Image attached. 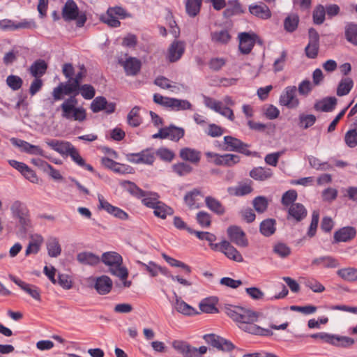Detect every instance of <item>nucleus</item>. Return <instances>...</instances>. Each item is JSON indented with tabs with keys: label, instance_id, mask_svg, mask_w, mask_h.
<instances>
[{
	"label": "nucleus",
	"instance_id": "f257e3e1",
	"mask_svg": "<svg viewBox=\"0 0 357 357\" xmlns=\"http://www.w3.org/2000/svg\"><path fill=\"white\" fill-rule=\"evenodd\" d=\"M79 93V86L76 81L69 79L66 82L60 83L52 91V97L54 101L63 99V95H71L66 99L60 107L61 109V116L68 120H73L79 122L84 121L86 118L85 109L82 107H77L78 103L75 96Z\"/></svg>",
	"mask_w": 357,
	"mask_h": 357
},
{
	"label": "nucleus",
	"instance_id": "f03ea898",
	"mask_svg": "<svg viewBox=\"0 0 357 357\" xmlns=\"http://www.w3.org/2000/svg\"><path fill=\"white\" fill-rule=\"evenodd\" d=\"M225 313L236 322L238 327L245 332L261 336L273 335L271 330L255 324L259 318V314L256 312L238 306L229 305L225 307Z\"/></svg>",
	"mask_w": 357,
	"mask_h": 357
},
{
	"label": "nucleus",
	"instance_id": "7ed1b4c3",
	"mask_svg": "<svg viewBox=\"0 0 357 357\" xmlns=\"http://www.w3.org/2000/svg\"><path fill=\"white\" fill-rule=\"evenodd\" d=\"M102 261L108 267L109 273L117 278L121 281L119 286L122 288H128L131 286L132 282L128 280V271L123 264V258L121 255L116 252H105L100 258Z\"/></svg>",
	"mask_w": 357,
	"mask_h": 357
},
{
	"label": "nucleus",
	"instance_id": "20e7f679",
	"mask_svg": "<svg viewBox=\"0 0 357 357\" xmlns=\"http://www.w3.org/2000/svg\"><path fill=\"white\" fill-rule=\"evenodd\" d=\"M10 209L13 218L17 220L19 225L24 229L31 227V221L29 210L24 202L20 200H15L11 204Z\"/></svg>",
	"mask_w": 357,
	"mask_h": 357
},
{
	"label": "nucleus",
	"instance_id": "39448f33",
	"mask_svg": "<svg viewBox=\"0 0 357 357\" xmlns=\"http://www.w3.org/2000/svg\"><path fill=\"white\" fill-rule=\"evenodd\" d=\"M128 16L125 9L116 6L109 8L107 13L101 15L100 20L111 27H119L121 24L119 19H125Z\"/></svg>",
	"mask_w": 357,
	"mask_h": 357
},
{
	"label": "nucleus",
	"instance_id": "423d86ee",
	"mask_svg": "<svg viewBox=\"0 0 357 357\" xmlns=\"http://www.w3.org/2000/svg\"><path fill=\"white\" fill-rule=\"evenodd\" d=\"M37 24L33 19H23L20 22L10 19L0 20V29L3 31H14L19 29H34Z\"/></svg>",
	"mask_w": 357,
	"mask_h": 357
},
{
	"label": "nucleus",
	"instance_id": "0eeeda50",
	"mask_svg": "<svg viewBox=\"0 0 357 357\" xmlns=\"http://www.w3.org/2000/svg\"><path fill=\"white\" fill-rule=\"evenodd\" d=\"M204 104L211 110L220 114L222 116L228 119L231 121L235 119L234 112L228 107L223 106V102L216 100L211 97L204 96Z\"/></svg>",
	"mask_w": 357,
	"mask_h": 357
},
{
	"label": "nucleus",
	"instance_id": "6e6552de",
	"mask_svg": "<svg viewBox=\"0 0 357 357\" xmlns=\"http://www.w3.org/2000/svg\"><path fill=\"white\" fill-rule=\"evenodd\" d=\"M279 103L289 109L298 107L300 101L296 97V87L295 86H287L280 96Z\"/></svg>",
	"mask_w": 357,
	"mask_h": 357
},
{
	"label": "nucleus",
	"instance_id": "1a4fd4ad",
	"mask_svg": "<svg viewBox=\"0 0 357 357\" xmlns=\"http://www.w3.org/2000/svg\"><path fill=\"white\" fill-rule=\"evenodd\" d=\"M98 199L99 202L98 207L99 209L104 210L109 215L120 220H125L128 219L129 215L126 211L117 206L112 205L102 195L99 194L98 195Z\"/></svg>",
	"mask_w": 357,
	"mask_h": 357
},
{
	"label": "nucleus",
	"instance_id": "9d476101",
	"mask_svg": "<svg viewBox=\"0 0 357 357\" xmlns=\"http://www.w3.org/2000/svg\"><path fill=\"white\" fill-rule=\"evenodd\" d=\"M205 342L212 347L224 351H230L234 349L233 343L215 334H206L203 337Z\"/></svg>",
	"mask_w": 357,
	"mask_h": 357
},
{
	"label": "nucleus",
	"instance_id": "9b49d317",
	"mask_svg": "<svg viewBox=\"0 0 357 357\" xmlns=\"http://www.w3.org/2000/svg\"><path fill=\"white\" fill-rule=\"evenodd\" d=\"M238 49L243 54H248L252 50L258 36L253 32H241L238 36Z\"/></svg>",
	"mask_w": 357,
	"mask_h": 357
},
{
	"label": "nucleus",
	"instance_id": "f8f14e48",
	"mask_svg": "<svg viewBox=\"0 0 357 357\" xmlns=\"http://www.w3.org/2000/svg\"><path fill=\"white\" fill-rule=\"evenodd\" d=\"M354 340L347 336L326 333L324 343L337 347H349L354 344Z\"/></svg>",
	"mask_w": 357,
	"mask_h": 357
},
{
	"label": "nucleus",
	"instance_id": "ddd939ff",
	"mask_svg": "<svg viewBox=\"0 0 357 357\" xmlns=\"http://www.w3.org/2000/svg\"><path fill=\"white\" fill-rule=\"evenodd\" d=\"M227 234L231 242L238 247L245 248L248 245V241L245 232L238 226H231L227 229Z\"/></svg>",
	"mask_w": 357,
	"mask_h": 357
},
{
	"label": "nucleus",
	"instance_id": "4468645a",
	"mask_svg": "<svg viewBox=\"0 0 357 357\" xmlns=\"http://www.w3.org/2000/svg\"><path fill=\"white\" fill-rule=\"evenodd\" d=\"M174 300L169 299L173 307L179 313L186 316H191L197 314L196 310L188 305L179 297L175 291H173Z\"/></svg>",
	"mask_w": 357,
	"mask_h": 357
},
{
	"label": "nucleus",
	"instance_id": "2eb2a0df",
	"mask_svg": "<svg viewBox=\"0 0 357 357\" xmlns=\"http://www.w3.org/2000/svg\"><path fill=\"white\" fill-rule=\"evenodd\" d=\"M91 109L94 113L105 110L107 114H112L115 111L116 105L114 102H107L102 96H98L91 102Z\"/></svg>",
	"mask_w": 357,
	"mask_h": 357
},
{
	"label": "nucleus",
	"instance_id": "dca6fc26",
	"mask_svg": "<svg viewBox=\"0 0 357 357\" xmlns=\"http://www.w3.org/2000/svg\"><path fill=\"white\" fill-rule=\"evenodd\" d=\"M204 197L202 190L199 188H194L186 192L184 196V202L190 209H196L200 207L199 201Z\"/></svg>",
	"mask_w": 357,
	"mask_h": 357
},
{
	"label": "nucleus",
	"instance_id": "f3484780",
	"mask_svg": "<svg viewBox=\"0 0 357 357\" xmlns=\"http://www.w3.org/2000/svg\"><path fill=\"white\" fill-rule=\"evenodd\" d=\"M248 10L251 15L261 20H268L272 15L268 6L262 2L250 4Z\"/></svg>",
	"mask_w": 357,
	"mask_h": 357
},
{
	"label": "nucleus",
	"instance_id": "a211bd4d",
	"mask_svg": "<svg viewBox=\"0 0 357 357\" xmlns=\"http://www.w3.org/2000/svg\"><path fill=\"white\" fill-rule=\"evenodd\" d=\"M9 278L14 283H15L26 294L30 295L36 301H40V293L39 289L37 287L27 284L12 275H9Z\"/></svg>",
	"mask_w": 357,
	"mask_h": 357
},
{
	"label": "nucleus",
	"instance_id": "6ab92c4d",
	"mask_svg": "<svg viewBox=\"0 0 357 357\" xmlns=\"http://www.w3.org/2000/svg\"><path fill=\"white\" fill-rule=\"evenodd\" d=\"M184 52V43L179 40H174L168 49L167 59L169 62H176L181 58Z\"/></svg>",
	"mask_w": 357,
	"mask_h": 357
},
{
	"label": "nucleus",
	"instance_id": "aec40b11",
	"mask_svg": "<svg viewBox=\"0 0 357 357\" xmlns=\"http://www.w3.org/2000/svg\"><path fill=\"white\" fill-rule=\"evenodd\" d=\"M220 250L229 259L237 262H242L243 258L241 254L227 241H223L219 244Z\"/></svg>",
	"mask_w": 357,
	"mask_h": 357
},
{
	"label": "nucleus",
	"instance_id": "412c9836",
	"mask_svg": "<svg viewBox=\"0 0 357 357\" xmlns=\"http://www.w3.org/2000/svg\"><path fill=\"white\" fill-rule=\"evenodd\" d=\"M62 17L65 21L76 20L79 17V8L73 0H68L62 9Z\"/></svg>",
	"mask_w": 357,
	"mask_h": 357
},
{
	"label": "nucleus",
	"instance_id": "4be33fe9",
	"mask_svg": "<svg viewBox=\"0 0 357 357\" xmlns=\"http://www.w3.org/2000/svg\"><path fill=\"white\" fill-rule=\"evenodd\" d=\"M112 284V281L109 277L102 275L96 278L94 288L99 294L105 295L110 292Z\"/></svg>",
	"mask_w": 357,
	"mask_h": 357
},
{
	"label": "nucleus",
	"instance_id": "5701e85b",
	"mask_svg": "<svg viewBox=\"0 0 357 357\" xmlns=\"http://www.w3.org/2000/svg\"><path fill=\"white\" fill-rule=\"evenodd\" d=\"M306 215L307 210L302 204L295 203L288 208V220L294 219L297 222H300L304 219Z\"/></svg>",
	"mask_w": 357,
	"mask_h": 357
},
{
	"label": "nucleus",
	"instance_id": "b1692460",
	"mask_svg": "<svg viewBox=\"0 0 357 357\" xmlns=\"http://www.w3.org/2000/svg\"><path fill=\"white\" fill-rule=\"evenodd\" d=\"M179 156L184 161L197 164L201 160L202 153L197 149L185 147L180 150Z\"/></svg>",
	"mask_w": 357,
	"mask_h": 357
},
{
	"label": "nucleus",
	"instance_id": "393cba45",
	"mask_svg": "<svg viewBox=\"0 0 357 357\" xmlns=\"http://www.w3.org/2000/svg\"><path fill=\"white\" fill-rule=\"evenodd\" d=\"M47 145L54 151L62 155L68 156L75 147L70 142L66 141L52 140L47 142Z\"/></svg>",
	"mask_w": 357,
	"mask_h": 357
},
{
	"label": "nucleus",
	"instance_id": "a878e982",
	"mask_svg": "<svg viewBox=\"0 0 357 357\" xmlns=\"http://www.w3.org/2000/svg\"><path fill=\"white\" fill-rule=\"evenodd\" d=\"M356 235V230L353 227H344L334 233V239L336 242H347L353 239Z\"/></svg>",
	"mask_w": 357,
	"mask_h": 357
},
{
	"label": "nucleus",
	"instance_id": "bb28decb",
	"mask_svg": "<svg viewBox=\"0 0 357 357\" xmlns=\"http://www.w3.org/2000/svg\"><path fill=\"white\" fill-rule=\"evenodd\" d=\"M252 181L239 183L236 186L227 188V192L231 196L242 197L250 194L252 191Z\"/></svg>",
	"mask_w": 357,
	"mask_h": 357
},
{
	"label": "nucleus",
	"instance_id": "cd10ccee",
	"mask_svg": "<svg viewBox=\"0 0 357 357\" xmlns=\"http://www.w3.org/2000/svg\"><path fill=\"white\" fill-rule=\"evenodd\" d=\"M312 265L326 268H334L340 266L338 260L332 256H322L314 259Z\"/></svg>",
	"mask_w": 357,
	"mask_h": 357
},
{
	"label": "nucleus",
	"instance_id": "c85d7f7f",
	"mask_svg": "<svg viewBox=\"0 0 357 357\" xmlns=\"http://www.w3.org/2000/svg\"><path fill=\"white\" fill-rule=\"evenodd\" d=\"M123 66L127 75H136L141 69V61L135 57H129L123 62H120Z\"/></svg>",
	"mask_w": 357,
	"mask_h": 357
},
{
	"label": "nucleus",
	"instance_id": "c756f323",
	"mask_svg": "<svg viewBox=\"0 0 357 357\" xmlns=\"http://www.w3.org/2000/svg\"><path fill=\"white\" fill-rule=\"evenodd\" d=\"M206 207L214 213L222 215L225 213V208L222 204L216 198L207 196L205 197Z\"/></svg>",
	"mask_w": 357,
	"mask_h": 357
},
{
	"label": "nucleus",
	"instance_id": "7c9ffc66",
	"mask_svg": "<svg viewBox=\"0 0 357 357\" xmlns=\"http://www.w3.org/2000/svg\"><path fill=\"white\" fill-rule=\"evenodd\" d=\"M47 69V63L43 59L35 61L29 67V71L35 77H40L44 75Z\"/></svg>",
	"mask_w": 357,
	"mask_h": 357
},
{
	"label": "nucleus",
	"instance_id": "2f4dec72",
	"mask_svg": "<svg viewBox=\"0 0 357 357\" xmlns=\"http://www.w3.org/2000/svg\"><path fill=\"white\" fill-rule=\"evenodd\" d=\"M48 255L51 257H57L61 253V247L59 239L55 236H50L46 242Z\"/></svg>",
	"mask_w": 357,
	"mask_h": 357
},
{
	"label": "nucleus",
	"instance_id": "473e14b6",
	"mask_svg": "<svg viewBox=\"0 0 357 357\" xmlns=\"http://www.w3.org/2000/svg\"><path fill=\"white\" fill-rule=\"evenodd\" d=\"M192 108V105L188 100L175 98H171L168 107V109L174 112L191 110Z\"/></svg>",
	"mask_w": 357,
	"mask_h": 357
},
{
	"label": "nucleus",
	"instance_id": "72a5a7b5",
	"mask_svg": "<svg viewBox=\"0 0 357 357\" xmlns=\"http://www.w3.org/2000/svg\"><path fill=\"white\" fill-rule=\"evenodd\" d=\"M77 261L85 265L95 266L100 262V258L90 252H82L77 255Z\"/></svg>",
	"mask_w": 357,
	"mask_h": 357
},
{
	"label": "nucleus",
	"instance_id": "f704fd0d",
	"mask_svg": "<svg viewBox=\"0 0 357 357\" xmlns=\"http://www.w3.org/2000/svg\"><path fill=\"white\" fill-rule=\"evenodd\" d=\"M211 37L212 42L218 45L227 44L231 40V35L227 29L215 31L211 33Z\"/></svg>",
	"mask_w": 357,
	"mask_h": 357
},
{
	"label": "nucleus",
	"instance_id": "c9c22d12",
	"mask_svg": "<svg viewBox=\"0 0 357 357\" xmlns=\"http://www.w3.org/2000/svg\"><path fill=\"white\" fill-rule=\"evenodd\" d=\"M273 175V172L270 168L258 167L252 169L250 172V176L255 180L264 181L271 178Z\"/></svg>",
	"mask_w": 357,
	"mask_h": 357
},
{
	"label": "nucleus",
	"instance_id": "e433bc0d",
	"mask_svg": "<svg viewBox=\"0 0 357 357\" xmlns=\"http://www.w3.org/2000/svg\"><path fill=\"white\" fill-rule=\"evenodd\" d=\"M165 132L166 133V139H169L174 142H178L180 139L183 137L185 130L183 128L170 125L168 127H165Z\"/></svg>",
	"mask_w": 357,
	"mask_h": 357
},
{
	"label": "nucleus",
	"instance_id": "4c0bfd02",
	"mask_svg": "<svg viewBox=\"0 0 357 357\" xmlns=\"http://www.w3.org/2000/svg\"><path fill=\"white\" fill-rule=\"evenodd\" d=\"M337 104V99L335 97H328L317 102L314 105V109L321 112H331Z\"/></svg>",
	"mask_w": 357,
	"mask_h": 357
},
{
	"label": "nucleus",
	"instance_id": "58836bf2",
	"mask_svg": "<svg viewBox=\"0 0 357 357\" xmlns=\"http://www.w3.org/2000/svg\"><path fill=\"white\" fill-rule=\"evenodd\" d=\"M141 107L135 106L129 112L127 116V123L133 128L139 126L142 123V118L139 114Z\"/></svg>",
	"mask_w": 357,
	"mask_h": 357
},
{
	"label": "nucleus",
	"instance_id": "ea45409f",
	"mask_svg": "<svg viewBox=\"0 0 357 357\" xmlns=\"http://www.w3.org/2000/svg\"><path fill=\"white\" fill-rule=\"evenodd\" d=\"M337 275L342 280L347 282L357 281V268L354 267H347L339 269Z\"/></svg>",
	"mask_w": 357,
	"mask_h": 357
},
{
	"label": "nucleus",
	"instance_id": "a19ab883",
	"mask_svg": "<svg viewBox=\"0 0 357 357\" xmlns=\"http://www.w3.org/2000/svg\"><path fill=\"white\" fill-rule=\"evenodd\" d=\"M244 9L238 0H230L228 2L227 6L224 11L226 17H231L235 15H238L244 13Z\"/></svg>",
	"mask_w": 357,
	"mask_h": 357
},
{
	"label": "nucleus",
	"instance_id": "79ce46f5",
	"mask_svg": "<svg viewBox=\"0 0 357 357\" xmlns=\"http://www.w3.org/2000/svg\"><path fill=\"white\" fill-rule=\"evenodd\" d=\"M153 209V214L161 219H165L167 215H172L174 213L173 208L162 202H158Z\"/></svg>",
	"mask_w": 357,
	"mask_h": 357
},
{
	"label": "nucleus",
	"instance_id": "37998d69",
	"mask_svg": "<svg viewBox=\"0 0 357 357\" xmlns=\"http://www.w3.org/2000/svg\"><path fill=\"white\" fill-rule=\"evenodd\" d=\"M188 231L191 234H195L196 236L200 240H205L209 243L211 248L213 250L218 249L219 244H214L213 242L216 240V237L214 234L207 231H194L191 229H188Z\"/></svg>",
	"mask_w": 357,
	"mask_h": 357
},
{
	"label": "nucleus",
	"instance_id": "c03bdc74",
	"mask_svg": "<svg viewBox=\"0 0 357 357\" xmlns=\"http://www.w3.org/2000/svg\"><path fill=\"white\" fill-rule=\"evenodd\" d=\"M354 86V82L350 77L342 78L337 88V95L344 96L349 93Z\"/></svg>",
	"mask_w": 357,
	"mask_h": 357
},
{
	"label": "nucleus",
	"instance_id": "a18cd8bd",
	"mask_svg": "<svg viewBox=\"0 0 357 357\" xmlns=\"http://www.w3.org/2000/svg\"><path fill=\"white\" fill-rule=\"evenodd\" d=\"M275 225L276 222L274 219H266L260 224V232L265 236H271L276 230Z\"/></svg>",
	"mask_w": 357,
	"mask_h": 357
},
{
	"label": "nucleus",
	"instance_id": "49530a36",
	"mask_svg": "<svg viewBox=\"0 0 357 357\" xmlns=\"http://www.w3.org/2000/svg\"><path fill=\"white\" fill-rule=\"evenodd\" d=\"M68 156H70L72 159V160L75 162L78 166L87 169L89 172H93L94 171L93 167L89 165L86 164L85 162V160L82 158V156L79 155V151L77 149L74 147L70 153L68 154Z\"/></svg>",
	"mask_w": 357,
	"mask_h": 357
},
{
	"label": "nucleus",
	"instance_id": "de8ad7c7",
	"mask_svg": "<svg viewBox=\"0 0 357 357\" xmlns=\"http://www.w3.org/2000/svg\"><path fill=\"white\" fill-rule=\"evenodd\" d=\"M316 121L317 118L314 114L301 113L298 115V126L302 129H307L312 126Z\"/></svg>",
	"mask_w": 357,
	"mask_h": 357
},
{
	"label": "nucleus",
	"instance_id": "09e8293b",
	"mask_svg": "<svg viewBox=\"0 0 357 357\" xmlns=\"http://www.w3.org/2000/svg\"><path fill=\"white\" fill-rule=\"evenodd\" d=\"M140 198H142V204L151 208H153L158 202H160L159 201V195L157 192H153L145 191V195L141 196Z\"/></svg>",
	"mask_w": 357,
	"mask_h": 357
},
{
	"label": "nucleus",
	"instance_id": "8fccbe9b",
	"mask_svg": "<svg viewBox=\"0 0 357 357\" xmlns=\"http://www.w3.org/2000/svg\"><path fill=\"white\" fill-rule=\"evenodd\" d=\"M326 19L325 8L322 5L317 6L312 13L313 23L317 25L322 24Z\"/></svg>",
	"mask_w": 357,
	"mask_h": 357
},
{
	"label": "nucleus",
	"instance_id": "3c124183",
	"mask_svg": "<svg viewBox=\"0 0 357 357\" xmlns=\"http://www.w3.org/2000/svg\"><path fill=\"white\" fill-rule=\"evenodd\" d=\"M142 270L146 271L151 277H156L159 274V265L150 261L147 264L140 261H137Z\"/></svg>",
	"mask_w": 357,
	"mask_h": 357
},
{
	"label": "nucleus",
	"instance_id": "603ef678",
	"mask_svg": "<svg viewBox=\"0 0 357 357\" xmlns=\"http://www.w3.org/2000/svg\"><path fill=\"white\" fill-rule=\"evenodd\" d=\"M162 257L171 266L181 268L187 274H190L191 273V268L186 264L171 257L165 253H162Z\"/></svg>",
	"mask_w": 357,
	"mask_h": 357
},
{
	"label": "nucleus",
	"instance_id": "864d4df0",
	"mask_svg": "<svg viewBox=\"0 0 357 357\" xmlns=\"http://www.w3.org/2000/svg\"><path fill=\"white\" fill-rule=\"evenodd\" d=\"M202 0H188L185 3L187 13L191 16H196L199 10Z\"/></svg>",
	"mask_w": 357,
	"mask_h": 357
},
{
	"label": "nucleus",
	"instance_id": "5fc2aeb1",
	"mask_svg": "<svg viewBox=\"0 0 357 357\" xmlns=\"http://www.w3.org/2000/svg\"><path fill=\"white\" fill-rule=\"evenodd\" d=\"M252 204L255 210L259 213H262L265 212L268 208V200L266 197L258 196L253 199Z\"/></svg>",
	"mask_w": 357,
	"mask_h": 357
},
{
	"label": "nucleus",
	"instance_id": "6e6d98bb",
	"mask_svg": "<svg viewBox=\"0 0 357 357\" xmlns=\"http://www.w3.org/2000/svg\"><path fill=\"white\" fill-rule=\"evenodd\" d=\"M299 17L297 15L287 17L284 21V29L289 33L294 32L298 27Z\"/></svg>",
	"mask_w": 357,
	"mask_h": 357
},
{
	"label": "nucleus",
	"instance_id": "4d7b16f0",
	"mask_svg": "<svg viewBox=\"0 0 357 357\" xmlns=\"http://www.w3.org/2000/svg\"><path fill=\"white\" fill-rule=\"evenodd\" d=\"M172 170L179 176L189 174L192 171V167L185 162H178L172 165Z\"/></svg>",
	"mask_w": 357,
	"mask_h": 357
},
{
	"label": "nucleus",
	"instance_id": "13d9d810",
	"mask_svg": "<svg viewBox=\"0 0 357 357\" xmlns=\"http://www.w3.org/2000/svg\"><path fill=\"white\" fill-rule=\"evenodd\" d=\"M139 153V164L152 165L155 160L154 152L152 149H147Z\"/></svg>",
	"mask_w": 357,
	"mask_h": 357
},
{
	"label": "nucleus",
	"instance_id": "bf43d9fd",
	"mask_svg": "<svg viewBox=\"0 0 357 357\" xmlns=\"http://www.w3.org/2000/svg\"><path fill=\"white\" fill-rule=\"evenodd\" d=\"M345 36L348 41L357 45V25L349 24L346 26Z\"/></svg>",
	"mask_w": 357,
	"mask_h": 357
},
{
	"label": "nucleus",
	"instance_id": "052dcab7",
	"mask_svg": "<svg viewBox=\"0 0 357 357\" xmlns=\"http://www.w3.org/2000/svg\"><path fill=\"white\" fill-rule=\"evenodd\" d=\"M273 250L275 254L281 258L287 257L291 254L290 248L284 243H277Z\"/></svg>",
	"mask_w": 357,
	"mask_h": 357
},
{
	"label": "nucleus",
	"instance_id": "680f3d73",
	"mask_svg": "<svg viewBox=\"0 0 357 357\" xmlns=\"http://www.w3.org/2000/svg\"><path fill=\"white\" fill-rule=\"evenodd\" d=\"M297 196L295 190H289L283 194L281 202L283 206L289 207L291 204H295L294 202L296 200Z\"/></svg>",
	"mask_w": 357,
	"mask_h": 357
},
{
	"label": "nucleus",
	"instance_id": "e2e57ef3",
	"mask_svg": "<svg viewBox=\"0 0 357 357\" xmlns=\"http://www.w3.org/2000/svg\"><path fill=\"white\" fill-rule=\"evenodd\" d=\"M6 84L7 85L13 90V91H17L19 90L23 84L22 79L17 76L14 75H8L6 78Z\"/></svg>",
	"mask_w": 357,
	"mask_h": 357
},
{
	"label": "nucleus",
	"instance_id": "0e129e2a",
	"mask_svg": "<svg viewBox=\"0 0 357 357\" xmlns=\"http://www.w3.org/2000/svg\"><path fill=\"white\" fill-rule=\"evenodd\" d=\"M224 142L227 145V149L231 151H236L242 145L241 140L231 136L224 137Z\"/></svg>",
	"mask_w": 357,
	"mask_h": 357
},
{
	"label": "nucleus",
	"instance_id": "69168bd1",
	"mask_svg": "<svg viewBox=\"0 0 357 357\" xmlns=\"http://www.w3.org/2000/svg\"><path fill=\"white\" fill-rule=\"evenodd\" d=\"M121 185L123 186L126 187V185H128L127 190L132 195L140 198L141 196L145 195V191L139 188L138 186H137L134 183L124 181L121 183Z\"/></svg>",
	"mask_w": 357,
	"mask_h": 357
},
{
	"label": "nucleus",
	"instance_id": "338daca9",
	"mask_svg": "<svg viewBox=\"0 0 357 357\" xmlns=\"http://www.w3.org/2000/svg\"><path fill=\"white\" fill-rule=\"evenodd\" d=\"M344 142L349 148H354L357 146V130L356 129L349 130L344 135Z\"/></svg>",
	"mask_w": 357,
	"mask_h": 357
},
{
	"label": "nucleus",
	"instance_id": "774afa93",
	"mask_svg": "<svg viewBox=\"0 0 357 357\" xmlns=\"http://www.w3.org/2000/svg\"><path fill=\"white\" fill-rule=\"evenodd\" d=\"M79 93L86 100H91L94 98L96 90L91 84H83L79 86Z\"/></svg>",
	"mask_w": 357,
	"mask_h": 357
}]
</instances>
